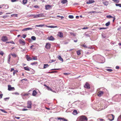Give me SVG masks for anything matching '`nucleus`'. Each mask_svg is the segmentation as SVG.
<instances>
[{"mask_svg":"<svg viewBox=\"0 0 121 121\" xmlns=\"http://www.w3.org/2000/svg\"><path fill=\"white\" fill-rule=\"evenodd\" d=\"M56 60H51V62H54Z\"/></svg>","mask_w":121,"mask_h":121,"instance_id":"nucleus-57","label":"nucleus"},{"mask_svg":"<svg viewBox=\"0 0 121 121\" xmlns=\"http://www.w3.org/2000/svg\"><path fill=\"white\" fill-rule=\"evenodd\" d=\"M33 59L34 60H37V58L36 57H33Z\"/></svg>","mask_w":121,"mask_h":121,"instance_id":"nucleus-46","label":"nucleus"},{"mask_svg":"<svg viewBox=\"0 0 121 121\" xmlns=\"http://www.w3.org/2000/svg\"><path fill=\"white\" fill-rule=\"evenodd\" d=\"M73 114L74 115H76L78 114L76 110H74L73 112Z\"/></svg>","mask_w":121,"mask_h":121,"instance_id":"nucleus-22","label":"nucleus"},{"mask_svg":"<svg viewBox=\"0 0 121 121\" xmlns=\"http://www.w3.org/2000/svg\"><path fill=\"white\" fill-rule=\"evenodd\" d=\"M3 95L2 94H0V98H2Z\"/></svg>","mask_w":121,"mask_h":121,"instance_id":"nucleus-56","label":"nucleus"},{"mask_svg":"<svg viewBox=\"0 0 121 121\" xmlns=\"http://www.w3.org/2000/svg\"><path fill=\"white\" fill-rule=\"evenodd\" d=\"M82 46L84 47L85 48H87V46L86 45H85V44H82Z\"/></svg>","mask_w":121,"mask_h":121,"instance_id":"nucleus-42","label":"nucleus"},{"mask_svg":"<svg viewBox=\"0 0 121 121\" xmlns=\"http://www.w3.org/2000/svg\"><path fill=\"white\" fill-rule=\"evenodd\" d=\"M26 58L27 60L28 61L32 60V59L31 58V57H30L28 55H26Z\"/></svg>","mask_w":121,"mask_h":121,"instance_id":"nucleus-17","label":"nucleus"},{"mask_svg":"<svg viewBox=\"0 0 121 121\" xmlns=\"http://www.w3.org/2000/svg\"><path fill=\"white\" fill-rule=\"evenodd\" d=\"M51 44L49 43H46L45 48L47 49H49L51 47Z\"/></svg>","mask_w":121,"mask_h":121,"instance_id":"nucleus-7","label":"nucleus"},{"mask_svg":"<svg viewBox=\"0 0 121 121\" xmlns=\"http://www.w3.org/2000/svg\"><path fill=\"white\" fill-rule=\"evenodd\" d=\"M69 17L70 18L72 19L73 18V15H70L69 16Z\"/></svg>","mask_w":121,"mask_h":121,"instance_id":"nucleus-36","label":"nucleus"},{"mask_svg":"<svg viewBox=\"0 0 121 121\" xmlns=\"http://www.w3.org/2000/svg\"><path fill=\"white\" fill-rule=\"evenodd\" d=\"M0 54L2 56H3L4 55V53L2 51L0 52Z\"/></svg>","mask_w":121,"mask_h":121,"instance_id":"nucleus-43","label":"nucleus"},{"mask_svg":"<svg viewBox=\"0 0 121 121\" xmlns=\"http://www.w3.org/2000/svg\"><path fill=\"white\" fill-rule=\"evenodd\" d=\"M15 118H16L17 119H19L20 118V117H15Z\"/></svg>","mask_w":121,"mask_h":121,"instance_id":"nucleus-55","label":"nucleus"},{"mask_svg":"<svg viewBox=\"0 0 121 121\" xmlns=\"http://www.w3.org/2000/svg\"><path fill=\"white\" fill-rule=\"evenodd\" d=\"M87 118L85 116L82 115L79 117V121H87Z\"/></svg>","mask_w":121,"mask_h":121,"instance_id":"nucleus-1","label":"nucleus"},{"mask_svg":"<svg viewBox=\"0 0 121 121\" xmlns=\"http://www.w3.org/2000/svg\"><path fill=\"white\" fill-rule=\"evenodd\" d=\"M96 13V12H95V11H91L89 13Z\"/></svg>","mask_w":121,"mask_h":121,"instance_id":"nucleus-45","label":"nucleus"},{"mask_svg":"<svg viewBox=\"0 0 121 121\" xmlns=\"http://www.w3.org/2000/svg\"><path fill=\"white\" fill-rule=\"evenodd\" d=\"M57 36L60 38H62L63 37V33L61 32H59L57 34Z\"/></svg>","mask_w":121,"mask_h":121,"instance_id":"nucleus-10","label":"nucleus"},{"mask_svg":"<svg viewBox=\"0 0 121 121\" xmlns=\"http://www.w3.org/2000/svg\"><path fill=\"white\" fill-rule=\"evenodd\" d=\"M9 7V6L8 5H5L4 8L5 9H8Z\"/></svg>","mask_w":121,"mask_h":121,"instance_id":"nucleus-34","label":"nucleus"},{"mask_svg":"<svg viewBox=\"0 0 121 121\" xmlns=\"http://www.w3.org/2000/svg\"><path fill=\"white\" fill-rule=\"evenodd\" d=\"M48 27L51 28H56L57 27V26H47Z\"/></svg>","mask_w":121,"mask_h":121,"instance_id":"nucleus-25","label":"nucleus"},{"mask_svg":"<svg viewBox=\"0 0 121 121\" xmlns=\"http://www.w3.org/2000/svg\"><path fill=\"white\" fill-rule=\"evenodd\" d=\"M18 72V71L17 70H14L13 72V75H14L15 73H17Z\"/></svg>","mask_w":121,"mask_h":121,"instance_id":"nucleus-30","label":"nucleus"},{"mask_svg":"<svg viewBox=\"0 0 121 121\" xmlns=\"http://www.w3.org/2000/svg\"><path fill=\"white\" fill-rule=\"evenodd\" d=\"M0 110L2 112H4L5 113H7V112L3 109H0Z\"/></svg>","mask_w":121,"mask_h":121,"instance_id":"nucleus-40","label":"nucleus"},{"mask_svg":"<svg viewBox=\"0 0 121 121\" xmlns=\"http://www.w3.org/2000/svg\"><path fill=\"white\" fill-rule=\"evenodd\" d=\"M104 92L102 91H99L97 93V95L98 96L100 97L104 94Z\"/></svg>","mask_w":121,"mask_h":121,"instance_id":"nucleus-8","label":"nucleus"},{"mask_svg":"<svg viewBox=\"0 0 121 121\" xmlns=\"http://www.w3.org/2000/svg\"><path fill=\"white\" fill-rule=\"evenodd\" d=\"M11 55L13 57H16L17 56V55L14 53L11 54Z\"/></svg>","mask_w":121,"mask_h":121,"instance_id":"nucleus-28","label":"nucleus"},{"mask_svg":"<svg viewBox=\"0 0 121 121\" xmlns=\"http://www.w3.org/2000/svg\"><path fill=\"white\" fill-rule=\"evenodd\" d=\"M37 15L38 16V18L39 17H43L44 16L43 14V13H40V14H38Z\"/></svg>","mask_w":121,"mask_h":121,"instance_id":"nucleus-18","label":"nucleus"},{"mask_svg":"<svg viewBox=\"0 0 121 121\" xmlns=\"http://www.w3.org/2000/svg\"><path fill=\"white\" fill-rule=\"evenodd\" d=\"M107 116L109 117L108 119L109 120L112 121L114 120L115 116L112 114H109Z\"/></svg>","mask_w":121,"mask_h":121,"instance_id":"nucleus-2","label":"nucleus"},{"mask_svg":"<svg viewBox=\"0 0 121 121\" xmlns=\"http://www.w3.org/2000/svg\"><path fill=\"white\" fill-rule=\"evenodd\" d=\"M24 69L25 70H27L28 71H30V69L29 67L28 66H27L26 67H24Z\"/></svg>","mask_w":121,"mask_h":121,"instance_id":"nucleus-19","label":"nucleus"},{"mask_svg":"<svg viewBox=\"0 0 121 121\" xmlns=\"http://www.w3.org/2000/svg\"><path fill=\"white\" fill-rule=\"evenodd\" d=\"M23 80H25V81H26L27 80V79H22V81H23Z\"/></svg>","mask_w":121,"mask_h":121,"instance_id":"nucleus-63","label":"nucleus"},{"mask_svg":"<svg viewBox=\"0 0 121 121\" xmlns=\"http://www.w3.org/2000/svg\"><path fill=\"white\" fill-rule=\"evenodd\" d=\"M57 17H60L61 18V19H62L63 18H64V17L62 16H60L59 15H57Z\"/></svg>","mask_w":121,"mask_h":121,"instance_id":"nucleus-38","label":"nucleus"},{"mask_svg":"<svg viewBox=\"0 0 121 121\" xmlns=\"http://www.w3.org/2000/svg\"><path fill=\"white\" fill-rule=\"evenodd\" d=\"M9 98H4V99L5 100H6V99H9Z\"/></svg>","mask_w":121,"mask_h":121,"instance_id":"nucleus-58","label":"nucleus"},{"mask_svg":"<svg viewBox=\"0 0 121 121\" xmlns=\"http://www.w3.org/2000/svg\"><path fill=\"white\" fill-rule=\"evenodd\" d=\"M37 64V62H33V63H31V65H35V64Z\"/></svg>","mask_w":121,"mask_h":121,"instance_id":"nucleus-41","label":"nucleus"},{"mask_svg":"<svg viewBox=\"0 0 121 121\" xmlns=\"http://www.w3.org/2000/svg\"><path fill=\"white\" fill-rule=\"evenodd\" d=\"M8 90L9 91H14L15 90L14 88L13 87H11L10 85H8Z\"/></svg>","mask_w":121,"mask_h":121,"instance_id":"nucleus-5","label":"nucleus"},{"mask_svg":"<svg viewBox=\"0 0 121 121\" xmlns=\"http://www.w3.org/2000/svg\"><path fill=\"white\" fill-rule=\"evenodd\" d=\"M43 66V69H45L49 66V65L48 64H44Z\"/></svg>","mask_w":121,"mask_h":121,"instance_id":"nucleus-20","label":"nucleus"},{"mask_svg":"<svg viewBox=\"0 0 121 121\" xmlns=\"http://www.w3.org/2000/svg\"><path fill=\"white\" fill-rule=\"evenodd\" d=\"M16 0H11V1L12 2H14L16 1Z\"/></svg>","mask_w":121,"mask_h":121,"instance_id":"nucleus-62","label":"nucleus"},{"mask_svg":"<svg viewBox=\"0 0 121 121\" xmlns=\"http://www.w3.org/2000/svg\"><path fill=\"white\" fill-rule=\"evenodd\" d=\"M28 109H22V110L23 111H26Z\"/></svg>","mask_w":121,"mask_h":121,"instance_id":"nucleus-54","label":"nucleus"},{"mask_svg":"<svg viewBox=\"0 0 121 121\" xmlns=\"http://www.w3.org/2000/svg\"><path fill=\"white\" fill-rule=\"evenodd\" d=\"M27 107L31 109L32 107V103L31 101H28L27 102Z\"/></svg>","mask_w":121,"mask_h":121,"instance_id":"nucleus-3","label":"nucleus"},{"mask_svg":"<svg viewBox=\"0 0 121 121\" xmlns=\"http://www.w3.org/2000/svg\"><path fill=\"white\" fill-rule=\"evenodd\" d=\"M106 17L108 18H112L113 17L110 15H109L108 16H107Z\"/></svg>","mask_w":121,"mask_h":121,"instance_id":"nucleus-37","label":"nucleus"},{"mask_svg":"<svg viewBox=\"0 0 121 121\" xmlns=\"http://www.w3.org/2000/svg\"><path fill=\"white\" fill-rule=\"evenodd\" d=\"M48 39L50 40L53 41L55 40V39L52 36L48 37Z\"/></svg>","mask_w":121,"mask_h":121,"instance_id":"nucleus-12","label":"nucleus"},{"mask_svg":"<svg viewBox=\"0 0 121 121\" xmlns=\"http://www.w3.org/2000/svg\"><path fill=\"white\" fill-rule=\"evenodd\" d=\"M14 94H15L16 95H19V93L17 92H16L14 93Z\"/></svg>","mask_w":121,"mask_h":121,"instance_id":"nucleus-51","label":"nucleus"},{"mask_svg":"<svg viewBox=\"0 0 121 121\" xmlns=\"http://www.w3.org/2000/svg\"><path fill=\"white\" fill-rule=\"evenodd\" d=\"M47 88L48 90L52 91V89L48 86H47Z\"/></svg>","mask_w":121,"mask_h":121,"instance_id":"nucleus-39","label":"nucleus"},{"mask_svg":"<svg viewBox=\"0 0 121 121\" xmlns=\"http://www.w3.org/2000/svg\"><path fill=\"white\" fill-rule=\"evenodd\" d=\"M27 2V0H23L22 2L24 4H26Z\"/></svg>","mask_w":121,"mask_h":121,"instance_id":"nucleus-24","label":"nucleus"},{"mask_svg":"<svg viewBox=\"0 0 121 121\" xmlns=\"http://www.w3.org/2000/svg\"><path fill=\"white\" fill-rule=\"evenodd\" d=\"M8 40L7 37L5 36H3L1 38V40L3 42H6Z\"/></svg>","mask_w":121,"mask_h":121,"instance_id":"nucleus-4","label":"nucleus"},{"mask_svg":"<svg viewBox=\"0 0 121 121\" xmlns=\"http://www.w3.org/2000/svg\"><path fill=\"white\" fill-rule=\"evenodd\" d=\"M34 18H38V16H37V15H34Z\"/></svg>","mask_w":121,"mask_h":121,"instance_id":"nucleus-49","label":"nucleus"},{"mask_svg":"<svg viewBox=\"0 0 121 121\" xmlns=\"http://www.w3.org/2000/svg\"><path fill=\"white\" fill-rule=\"evenodd\" d=\"M105 29L104 28H99V29L100 30L102 29Z\"/></svg>","mask_w":121,"mask_h":121,"instance_id":"nucleus-53","label":"nucleus"},{"mask_svg":"<svg viewBox=\"0 0 121 121\" xmlns=\"http://www.w3.org/2000/svg\"><path fill=\"white\" fill-rule=\"evenodd\" d=\"M114 2L117 3L119 2V0H112Z\"/></svg>","mask_w":121,"mask_h":121,"instance_id":"nucleus-33","label":"nucleus"},{"mask_svg":"<svg viewBox=\"0 0 121 121\" xmlns=\"http://www.w3.org/2000/svg\"><path fill=\"white\" fill-rule=\"evenodd\" d=\"M33 29V28H25V29H24L22 30V31H27L28 30H32Z\"/></svg>","mask_w":121,"mask_h":121,"instance_id":"nucleus-14","label":"nucleus"},{"mask_svg":"<svg viewBox=\"0 0 121 121\" xmlns=\"http://www.w3.org/2000/svg\"><path fill=\"white\" fill-rule=\"evenodd\" d=\"M22 36V37L24 38H25L26 37V35H23Z\"/></svg>","mask_w":121,"mask_h":121,"instance_id":"nucleus-44","label":"nucleus"},{"mask_svg":"<svg viewBox=\"0 0 121 121\" xmlns=\"http://www.w3.org/2000/svg\"><path fill=\"white\" fill-rule=\"evenodd\" d=\"M116 68L117 69H119V67L118 66H117L116 67Z\"/></svg>","mask_w":121,"mask_h":121,"instance_id":"nucleus-50","label":"nucleus"},{"mask_svg":"<svg viewBox=\"0 0 121 121\" xmlns=\"http://www.w3.org/2000/svg\"><path fill=\"white\" fill-rule=\"evenodd\" d=\"M60 69H51V70H59Z\"/></svg>","mask_w":121,"mask_h":121,"instance_id":"nucleus-47","label":"nucleus"},{"mask_svg":"<svg viewBox=\"0 0 121 121\" xmlns=\"http://www.w3.org/2000/svg\"><path fill=\"white\" fill-rule=\"evenodd\" d=\"M10 43H11L13 44H15L14 43L13 41L10 42Z\"/></svg>","mask_w":121,"mask_h":121,"instance_id":"nucleus-59","label":"nucleus"},{"mask_svg":"<svg viewBox=\"0 0 121 121\" xmlns=\"http://www.w3.org/2000/svg\"><path fill=\"white\" fill-rule=\"evenodd\" d=\"M40 27H42L44 26V24L43 25H40Z\"/></svg>","mask_w":121,"mask_h":121,"instance_id":"nucleus-60","label":"nucleus"},{"mask_svg":"<svg viewBox=\"0 0 121 121\" xmlns=\"http://www.w3.org/2000/svg\"><path fill=\"white\" fill-rule=\"evenodd\" d=\"M34 15L31 14V15H29V17H31L33 16Z\"/></svg>","mask_w":121,"mask_h":121,"instance_id":"nucleus-64","label":"nucleus"},{"mask_svg":"<svg viewBox=\"0 0 121 121\" xmlns=\"http://www.w3.org/2000/svg\"><path fill=\"white\" fill-rule=\"evenodd\" d=\"M67 2V0H62L61 3L64 4L66 3Z\"/></svg>","mask_w":121,"mask_h":121,"instance_id":"nucleus-21","label":"nucleus"},{"mask_svg":"<svg viewBox=\"0 0 121 121\" xmlns=\"http://www.w3.org/2000/svg\"><path fill=\"white\" fill-rule=\"evenodd\" d=\"M78 4H77V3H74L73 4V5H78Z\"/></svg>","mask_w":121,"mask_h":121,"instance_id":"nucleus-61","label":"nucleus"},{"mask_svg":"<svg viewBox=\"0 0 121 121\" xmlns=\"http://www.w3.org/2000/svg\"><path fill=\"white\" fill-rule=\"evenodd\" d=\"M14 69L13 68H12L11 69V70H10V71L11 72H12V71H14Z\"/></svg>","mask_w":121,"mask_h":121,"instance_id":"nucleus-48","label":"nucleus"},{"mask_svg":"<svg viewBox=\"0 0 121 121\" xmlns=\"http://www.w3.org/2000/svg\"><path fill=\"white\" fill-rule=\"evenodd\" d=\"M110 24V22H108L107 23H106L105 24V25L106 26H108Z\"/></svg>","mask_w":121,"mask_h":121,"instance_id":"nucleus-31","label":"nucleus"},{"mask_svg":"<svg viewBox=\"0 0 121 121\" xmlns=\"http://www.w3.org/2000/svg\"><path fill=\"white\" fill-rule=\"evenodd\" d=\"M19 43L21 44L22 45H24L25 44V42L24 40H23L22 39H20L19 40Z\"/></svg>","mask_w":121,"mask_h":121,"instance_id":"nucleus-11","label":"nucleus"},{"mask_svg":"<svg viewBox=\"0 0 121 121\" xmlns=\"http://www.w3.org/2000/svg\"><path fill=\"white\" fill-rule=\"evenodd\" d=\"M64 74L65 75H68L69 74L66 73H64Z\"/></svg>","mask_w":121,"mask_h":121,"instance_id":"nucleus-52","label":"nucleus"},{"mask_svg":"<svg viewBox=\"0 0 121 121\" xmlns=\"http://www.w3.org/2000/svg\"><path fill=\"white\" fill-rule=\"evenodd\" d=\"M29 93H24V94H22V96H28L29 95Z\"/></svg>","mask_w":121,"mask_h":121,"instance_id":"nucleus-26","label":"nucleus"},{"mask_svg":"<svg viewBox=\"0 0 121 121\" xmlns=\"http://www.w3.org/2000/svg\"><path fill=\"white\" fill-rule=\"evenodd\" d=\"M57 119L58 120H62V121H67L68 120L64 118H62L61 117H57Z\"/></svg>","mask_w":121,"mask_h":121,"instance_id":"nucleus-13","label":"nucleus"},{"mask_svg":"<svg viewBox=\"0 0 121 121\" xmlns=\"http://www.w3.org/2000/svg\"><path fill=\"white\" fill-rule=\"evenodd\" d=\"M116 6H119L120 7H121V4H116Z\"/></svg>","mask_w":121,"mask_h":121,"instance_id":"nucleus-35","label":"nucleus"},{"mask_svg":"<svg viewBox=\"0 0 121 121\" xmlns=\"http://www.w3.org/2000/svg\"><path fill=\"white\" fill-rule=\"evenodd\" d=\"M31 38L34 40H35L36 39V37L34 36H32L31 37Z\"/></svg>","mask_w":121,"mask_h":121,"instance_id":"nucleus-32","label":"nucleus"},{"mask_svg":"<svg viewBox=\"0 0 121 121\" xmlns=\"http://www.w3.org/2000/svg\"><path fill=\"white\" fill-rule=\"evenodd\" d=\"M106 70L107 71L109 72H112L113 71V70L112 69H106Z\"/></svg>","mask_w":121,"mask_h":121,"instance_id":"nucleus-29","label":"nucleus"},{"mask_svg":"<svg viewBox=\"0 0 121 121\" xmlns=\"http://www.w3.org/2000/svg\"><path fill=\"white\" fill-rule=\"evenodd\" d=\"M58 58L61 61H63V59L60 56H58Z\"/></svg>","mask_w":121,"mask_h":121,"instance_id":"nucleus-23","label":"nucleus"},{"mask_svg":"<svg viewBox=\"0 0 121 121\" xmlns=\"http://www.w3.org/2000/svg\"><path fill=\"white\" fill-rule=\"evenodd\" d=\"M76 52L77 53V54L78 55H79L81 54L80 51V50H78Z\"/></svg>","mask_w":121,"mask_h":121,"instance_id":"nucleus-27","label":"nucleus"},{"mask_svg":"<svg viewBox=\"0 0 121 121\" xmlns=\"http://www.w3.org/2000/svg\"><path fill=\"white\" fill-rule=\"evenodd\" d=\"M37 94V93L36 90H34L33 91L32 95L34 96H35Z\"/></svg>","mask_w":121,"mask_h":121,"instance_id":"nucleus-15","label":"nucleus"},{"mask_svg":"<svg viewBox=\"0 0 121 121\" xmlns=\"http://www.w3.org/2000/svg\"><path fill=\"white\" fill-rule=\"evenodd\" d=\"M95 2V1L94 0H89L86 2V4H91L94 3Z\"/></svg>","mask_w":121,"mask_h":121,"instance_id":"nucleus-9","label":"nucleus"},{"mask_svg":"<svg viewBox=\"0 0 121 121\" xmlns=\"http://www.w3.org/2000/svg\"><path fill=\"white\" fill-rule=\"evenodd\" d=\"M51 6L49 5H47L45 6V8L47 9H48L50 8Z\"/></svg>","mask_w":121,"mask_h":121,"instance_id":"nucleus-16","label":"nucleus"},{"mask_svg":"<svg viewBox=\"0 0 121 121\" xmlns=\"http://www.w3.org/2000/svg\"><path fill=\"white\" fill-rule=\"evenodd\" d=\"M84 88L88 89H90V85L87 82H86V83L85 84L84 86Z\"/></svg>","mask_w":121,"mask_h":121,"instance_id":"nucleus-6","label":"nucleus"}]
</instances>
